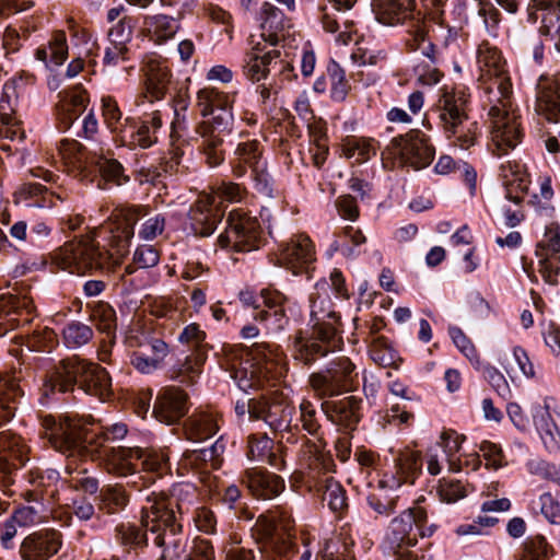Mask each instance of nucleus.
Masks as SVG:
<instances>
[{"mask_svg": "<svg viewBox=\"0 0 560 560\" xmlns=\"http://www.w3.org/2000/svg\"><path fill=\"white\" fill-rule=\"evenodd\" d=\"M465 436L454 430H443L440 434L439 442L435 444L438 448H442L445 454L448 469L452 472H459L463 470L462 457H458V452L462 447Z\"/></svg>", "mask_w": 560, "mask_h": 560, "instance_id": "obj_44", "label": "nucleus"}, {"mask_svg": "<svg viewBox=\"0 0 560 560\" xmlns=\"http://www.w3.org/2000/svg\"><path fill=\"white\" fill-rule=\"evenodd\" d=\"M60 547L61 536L58 532H38L24 538L20 553L23 560H48Z\"/></svg>", "mask_w": 560, "mask_h": 560, "instance_id": "obj_30", "label": "nucleus"}, {"mask_svg": "<svg viewBox=\"0 0 560 560\" xmlns=\"http://www.w3.org/2000/svg\"><path fill=\"white\" fill-rule=\"evenodd\" d=\"M243 481L254 497L262 500L273 499L284 489V481L281 477L262 468L247 469Z\"/></svg>", "mask_w": 560, "mask_h": 560, "instance_id": "obj_32", "label": "nucleus"}, {"mask_svg": "<svg viewBox=\"0 0 560 560\" xmlns=\"http://www.w3.org/2000/svg\"><path fill=\"white\" fill-rule=\"evenodd\" d=\"M142 92L135 98L137 107L145 102L153 103L162 100L171 82L172 73L167 61L156 54H149L142 60Z\"/></svg>", "mask_w": 560, "mask_h": 560, "instance_id": "obj_18", "label": "nucleus"}, {"mask_svg": "<svg viewBox=\"0 0 560 560\" xmlns=\"http://www.w3.org/2000/svg\"><path fill=\"white\" fill-rule=\"evenodd\" d=\"M536 112L550 122L560 121V72L540 78L537 84Z\"/></svg>", "mask_w": 560, "mask_h": 560, "instance_id": "obj_29", "label": "nucleus"}, {"mask_svg": "<svg viewBox=\"0 0 560 560\" xmlns=\"http://www.w3.org/2000/svg\"><path fill=\"white\" fill-rule=\"evenodd\" d=\"M151 349L153 355L138 349L131 357V364L143 374H150L159 369L168 353V346L165 341H155Z\"/></svg>", "mask_w": 560, "mask_h": 560, "instance_id": "obj_45", "label": "nucleus"}, {"mask_svg": "<svg viewBox=\"0 0 560 560\" xmlns=\"http://www.w3.org/2000/svg\"><path fill=\"white\" fill-rule=\"evenodd\" d=\"M553 413L555 410L549 399H545L542 405H537L533 413L536 430L549 452L560 450V429L555 421Z\"/></svg>", "mask_w": 560, "mask_h": 560, "instance_id": "obj_34", "label": "nucleus"}, {"mask_svg": "<svg viewBox=\"0 0 560 560\" xmlns=\"http://www.w3.org/2000/svg\"><path fill=\"white\" fill-rule=\"evenodd\" d=\"M429 33L430 26L428 23L420 20L411 21L407 30L405 42L409 50H420L432 63H436L440 59V52L433 39H442L443 45L447 46L451 42L455 40L457 31L452 27L439 25L436 30H432V36H430Z\"/></svg>", "mask_w": 560, "mask_h": 560, "instance_id": "obj_20", "label": "nucleus"}, {"mask_svg": "<svg viewBox=\"0 0 560 560\" xmlns=\"http://www.w3.org/2000/svg\"><path fill=\"white\" fill-rule=\"evenodd\" d=\"M145 528L132 523H121L115 529L116 540L125 548L137 549L147 546Z\"/></svg>", "mask_w": 560, "mask_h": 560, "instance_id": "obj_53", "label": "nucleus"}, {"mask_svg": "<svg viewBox=\"0 0 560 560\" xmlns=\"http://www.w3.org/2000/svg\"><path fill=\"white\" fill-rule=\"evenodd\" d=\"M59 481V472L52 468H34L28 472V482L33 485L35 490L55 497V486Z\"/></svg>", "mask_w": 560, "mask_h": 560, "instance_id": "obj_57", "label": "nucleus"}, {"mask_svg": "<svg viewBox=\"0 0 560 560\" xmlns=\"http://www.w3.org/2000/svg\"><path fill=\"white\" fill-rule=\"evenodd\" d=\"M233 173L237 177H242L246 170L253 171L259 166H266L262 159V145L256 139H247L237 143L233 158L231 159Z\"/></svg>", "mask_w": 560, "mask_h": 560, "instance_id": "obj_36", "label": "nucleus"}, {"mask_svg": "<svg viewBox=\"0 0 560 560\" xmlns=\"http://www.w3.org/2000/svg\"><path fill=\"white\" fill-rule=\"evenodd\" d=\"M95 164L101 174L98 188L106 189L109 185L121 186L129 180L122 165L116 160L100 158Z\"/></svg>", "mask_w": 560, "mask_h": 560, "instance_id": "obj_50", "label": "nucleus"}, {"mask_svg": "<svg viewBox=\"0 0 560 560\" xmlns=\"http://www.w3.org/2000/svg\"><path fill=\"white\" fill-rule=\"evenodd\" d=\"M141 207H131L122 211L124 222L112 232L114 252L101 248L94 236H84L66 243L51 255L52 262L70 273L84 275L92 270H114L126 255L130 240L135 235L133 224L145 217Z\"/></svg>", "mask_w": 560, "mask_h": 560, "instance_id": "obj_2", "label": "nucleus"}, {"mask_svg": "<svg viewBox=\"0 0 560 560\" xmlns=\"http://www.w3.org/2000/svg\"><path fill=\"white\" fill-rule=\"evenodd\" d=\"M255 533L262 547L259 552H275L282 557L292 547L293 522L289 517H282L278 522L269 515H260L255 523Z\"/></svg>", "mask_w": 560, "mask_h": 560, "instance_id": "obj_22", "label": "nucleus"}, {"mask_svg": "<svg viewBox=\"0 0 560 560\" xmlns=\"http://www.w3.org/2000/svg\"><path fill=\"white\" fill-rule=\"evenodd\" d=\"M102 116L106 127L118 138L129 124V118L122 119V113L117 101L112 96L102 97Z\"/></svg>", "mask_w": 560, "mask_h": 560, "instance_id": "obj_51", "label": "nucleus"}, {"mask_svg": "<svg viewBox=\"0 0 560 560\" xmlns=\"http://www.w3.org/2000/svg\"><path fill=\"white\" fill-rule=\"evenodd\" d=\"M365 242L366 238L361 230L348 225L338 235V238L335 241L334 246L337 250H340L345 256L352 257L355 255L353 247L360 246Z\"/></svg>", "mask_w": 560, "mask_h": 560, "instance_id": "obj_58", "label": "nucleus"}, {"mask_svg": "<svg viewBox=\"0 0 560 560\" xmlns=\"http://www.w3.org/2000/svg\"><path fill=\"white\" fill-rule=\"evenodd\" d=\"M218 244L222 249L247 253L260 245V224L257 218L243 209H233L226 221L225 230L219 235Z\"/></svg>", "mask_w": 560, "mask_h": 560, "instance_id": "obj_13", "label": "nucleus"}, {"mask_svg": "<svg viewBox=\"0 0 560 560\" xmlns=\"http://www.w3.org/2000/svg\"><path fill=\"white\" fill-rule=\"evenodd\" d=\"M300 418L299 421L301 423L302 429L307 432L310 435L314 436L319 443L316 445V451L323 446L322 431L320 424L317 418V411L315 406L307 399H303L300 402Z\"/></svg>", "mask_w": 560, "mask_h": 560, "instance_id": "obj_56", "label": "nucleus"}, {"mask_svg": "<svg viewBox=\"0 0 560 560\" xmlns=\"http://www.w3.org/2000/svg\"><path fill=\"white\" fill-rule=\"evenodd\" d=\"M68 420L80 423V428L73 430L71 435L86 446L91 445V441L107 445L106 442L121 440L128 432L125 423H114L105 428L101 433H97L90 417L83 418L65 416L60 417L59 420H56V423L66 422Z\"/></svg>", "mask_w": 560, "mask_h": 560, "instance_id": "obj_26", "label": "nucleus"}, {"mask_svg": "<svg viewBox=\"0 0 560 560\" xmlns=\"http://www.w3.org/2000/svg\"><path fill=\"white\" fill-rule=\"evenodd\" d=\"M342 152L347 159L363 163L376 154L375 141L365 138H348L342 144Z\"/></svg>", "mask_w": 560, "mask_h": 560, "instance_id": "obj_55", "label": "nucleus"}, {"mask_svg": "<svg viewBox=\"0 0 560 560\" xmlns=\"http://www.w3.org/2000/svg\"><path fill=\"white\" fill-rule=\"evenodd\" d=\"M323 491V500L327 501L334 512H339L346 506V494L341 486L332 477L326 476L319 486Z\"/></svg>", "mask_w": 560, "mask_h": 560, "instance_id": "obj_59", "label": "nucleus"}, {"mask_svg": "<svg viewBox=\"0 0 560 560\" xmlns=\"http://www.w3.org/2000/svg\"><path fill=\"white\" fill-rule=\"evenodd\" d=\"M322 409L334 424L352 429L360 420L361 400L354 396H348L339 400L324 401Z\"/></svg>", "mask_w": 560, "mask_h": 560, "instance_id": "obj_33", "label": "nucleus"}, {"mask_svg": "<svg viewBox=\"0 0 560 560\" xmlns=\"http://www.w3.org/2000/svg\"><path fill=\"white\" fill-rule=\"evenodd\" d=\"M285 19L283 12L269 2L261 7V33L268 45L276 46L279 33L284 28Z\"/></svg>", "mask_w": 560, "mask_h": 560, "instance_id": "obj_42", "label": "nucleus"}, {"mask_svg": "<svg viewBox=\"0 0 560 560\" xmlns=\"http://www.w3.org/2000/svg\"><path fill=\"white\" fill-rule=\"evenodd\" d=\"M218 429L219 424L215 412L199 411L187 420L185 433L188 440L200 442L213 436Z\"/></svg>", "mask_w": 560, "mask_h": 560, "instance_id": "obj_40", "label": "nucleus"}, {"mask_svg": "<svg viewBox=\"0 0 560 560\" xmlns=\"http://www.w3.org/2000/svg\"><path fill=\"white\" fill-rule=\"evenodd\" d=\"M434 110L439 126L454 148L467 150L476 144L480 135L479 125L466 114L468 96L464 88L443 86Z\"/></svg>", "mask_w": 560, "mask_h": 560, "instance_id": "obj_8", "label": "nucleus"}, {"mask_svg": "<svg viewBox=\"0 0 560 560\" xmlns=\"http://www.w3.org/2000/svg\"><path fill=\"white\" fill-rule=\"evenodd\" d=\"M35 311L32 299L27 296H0V336L15 329L20 324L30 323Z\"/></svg>", "mask_w": 560, "mask_h": 560, "instance_id": "obj_25", "label": "nucleus"}, {"mask_svg": "<svg viewBox=\"0 0 560 560\" xmlns=\"http://www.w3.org/2000/svg\"><path fill=\"white\" fill-rule=\"evenodd\" d=\"M448 332L457 349L470 361L476 370H479L481 360L470 339L457 327H451Z\"/></svg>", "mask_w": 560, "mask_h": 560, "instance_id": "obj_63", "label": "nucleus"}, {"mask_svg": "<svg viewBox=\"0 0 560 560\" xmlns=\"http://www.w3.org/2000/svg\"><path fill=\"white\" fill-rule=\"evenodd\" d=\"M279 264L293 275L308 272L315 261V248L308 236L293 237L280 252Z\"/></svg>", "mask_w": 560, "mask_h": 560, "instance_id": "obj_24", "label": "nucleus"}, {"mask_svg": "<svg viewBox=\"0 0 560 560\" xmlns=\"http://www.w3.org/2000/svg\"><path fill=\"white\" fill-rule=\"evenodd\" d=\"M551 254H560V225L557 222H550L546 226L544 236L536 248V256Z\"/></svg>", "mask_w": 560, "mask_h": 560, "instance_id": "obj_62", "label": "nucleus"}, {"mask_svg": "<svg viewBox=\"0 0 560 560\" xmlns=\"http://www.w3.org/2000/svg\"><path fill=\"white\" fill-rule=\"evenodd\" d=\"M393 154L398 156L400 162L415 170H421L431 164L434 159L435 149L430 143V138L422 131L415 129L404 137L393 140Z\"/></svg>", "mask_w": 560, "mask_h": 560, "instance_id": "obj_21", "label": "nucleus"}, {"mask_svg": "<svg viewBox=\"0 0 560 560\" xmlns=\"http://www.w3.org/2000/svg\"><path fill=\"white\" fill-rule=\"evenodd\" d=\"M230 375L240 389L275 387L287 376L285 355L276 345L256 343L230 359Z\"/></svg>", "mask_w": 560, "mask_h": 560, "instance_id": "obj_5", "label": "nucleus"}, {"mask_svg": "<svg viewBox=\"0 0 560 560\" xmlns=\"http://www.w3.org/2000/svg\"><path fill=\"white\" fill-rule=\"evenodd\" d=\"M351 60L357 66H376L386 60V50L374 40H361L351 52Z\"/></svg>", "mask_w": 560, "mask_h": 560, "instance_id": "obj_48", "label": "nucleus"}, {"mask_svg": "<svg viewBox=\"0 0 560 560\" xmlns=\"http://www.w3.org/2000/svg\"><path fill=\"white\" fill-rule=\"evenodd\" d=\"M295 407L284 397L283 393L275 390L270 397L250 399L248 415L252 420H264L275 431L291 429Z\"/></svg>", "mask_w": 560, "mask_h": 560, "instance_id": "obj_19", "label": "nucleus"}, {"mask_svg": "<svg viewBox=\"0 0 560 560\" xmlns=\"http://www.w3.org/2000/svg\"><path fill=\"white\" fill-rule=\"evenodd\" d=\"M27 447L20 436L11 432L0 433V489L9 494L15 482L16 465L14 460L25 459Z\"/></svg>", "mask_w": 560, "mask_h": 560, "instance_id": "obj_23", "label": "nucleus"}, {"mask_svg": "<svg viewBox=\"0 0 560 560\" xmlns=\"http://www.w3.org/2000/svg\"><path fill=\"white\" fill-rule=\"evenodd\" d=\"M390 456L385 458L378 487L385 490H397L404 483L412 485L421 471V456L410 448L389 451Z\"/></svg>", "mask_w": 560, "mask_h": 560, "instance_id": "obj_15", "label": "nucleus"}, {"mask_svg": "<svg viewBox=\"0 0 560 560\" xmlns=\"http://www.w3.org/2000/svg\"><path fill=\"white\" fill-rule=\"evenodd\" d=\"M476 62L479 71L481 101L489 91L501 92L504 96L512 94V84L505 62L497 47L483 42L477 49Z\"/></svg>", "mask_w": 560, "mask_h": 560, "instance_id": "obj_14", "label": "nucleus"}, {"mask_svg": "<svg viewBox=\"0 0 560 560\" xmlns=\"http://www.w3.org/2000/svg\"><path fill=\"white\" fill-rule=\"evenodd\" d=\"M78 384L86 394L105 401L110 398L112 380L107 371L94 363L86 362L78 357L60 361L55 371L45 378L43 395L48 397L57 389L61 393L71 390Z\"/></svg>", "mask_w": 560, "mask_h": 560, "instance_id": "obj_7", "label": "nucleus"}, {"mask_svg": "<svg viewBox=\"0 0 560 560\" xmlns=\"http://www.w3.org/2000/svg\"><path fill=\"white\" fill-rule=\"evenodd\" d=\"M535 15V20L539 19ZM541 25L539 27V34L544 39V43L549 47L560 52V9L544 11L540 14Z\"/></svg>", "mask_w": 560, "mask_h": 560, "instance_id": "obj_49", "label": "nucleus"}, {"mask_svg": "<svg viewBox=\"0 0 560 560\" xmlns=\"http://www.w3.org/2000/svg\"><path fill=\"white\" fill-rule=\"evenodd\" d=\"M58 98L55 112L56 121L58 129L66 131L84 113L89 98L86 92L79 86L60 92Z\"/></svg>", "mask_w": 560, "mask_h": 560, "instance_id": "obj_27", "label": "nucleus"}, {"mask_svg": "<svg viewBox=\"0 0 560 560\" xmlns=\"http://www.w3.org/2000/svg\"><path fill=\"white\" fill-rule=\"evenodd\" d=\"M487 98L481 101L488 112L490 129V148L497 156L508 154L522 141L518 109L514 105L512 94L503 95L498 91H489Z\"/></svg>", "mask_w": 560, "mask_h": 560, "instance_id": "obj_9", "label": "nucleus"}, {"mask_svg": "<svg viewBox=\"0 0 560 560\" xmlns=\"http://www.w3.org/2000/svg\"><path fill=\"white\" fill-rule=\"evenodd\" d=\"M54 198L65 200L61 192L49 191L40 184L26 183L21 185L14 192L16 203H25L28 207L51 208L55 206Z\"/></svg>", "mask_w": 560, "mask_h": 560, "instance_id": "obj_38", "label": "nucleus"}, {"mask_svg": "<svg viewBox=\"0 0 560 560\" xmlns=\"http://www.w3.org/2000/svg\"><path fill=\"white\" fill-rule=\"evenodd\" d=\"M434 530L435 526L428 524L425 510L421 506H413L390 522L384 544L389 551L402 553L416 546L420 537H430Z\"/></svg>", "mask_w": 560, "mask_h": 560, "instance_id": "obj_11", "label": "nucleus"}, {"mask_svg": "<svg viewBox=\"0 0 560 560\" xmlns=\"http://www.w3.org/2000/svg\"><path fill=\"white\" fill-rule=\"evenodd\" d=\"M358 380L354 364L346 357L336 358L323 373L310 376V384L319 397L351 390Z\"/></svg>", "mask_w": 560, "mask_h": 560, "instance_id": "obj_17", "label": "nucleus"}, {"mask_svg": "<svg viewBox=\"0 0 560 560\" xmlns=\"http://www.w3.org/2000/svg\"><path fill=\"white\" fill-rule=\"evenodd\" d=\"M174 505L179 514L188 510L185 501L175 503L162 493L152 491L142 506V526L154 535L153 544L163 549L162 560H186L188 553V536L183 533Z\"/></svg>", "mask_w": 560, "mask_h": 560, "instance_id": "obj_4", "label": "nucleus"}, {"mask_svg": "<svg viewBox=\"0 0 560 560\" xmlns=\"http://www.w3.org/2000/svg\"><path fill=\"white\" fill-rule=\"evenodd\" d=\"M328 287L326 281L317 282L315 291L310 295L312 337L300 335L294 341V357L305 364L334 351L341 343L340 316L334 310Z\"/></svg>", "mask_w": 560, "mask_h": 560, "instance_id": "obj_3", "label": "nucleus"}, {"mask_svg": "<svg viewBox=\"0 0 560 560\" xmlns=\"http://www.w3.org/2000/svg\"><path fill=\"white\" fill-rule=\"evenodd\" d=\"M58 154L68 167L69 173L80 179L88 178L85 173L86 158L82 151V145L75 140L63 139L58 147Z\"/></svg>", "mask_w": 560, "mask_h": 560, "instance_id": "obj_41", "label": "nucleus"}, {"mask_svg": "<svg viewBox=\"0 0 560 560\" xmlns=\"http://www.w3.org/2000/svg\"><path fill=\"white\" fill-rule=\"evenodd\" d=\"M234 94L214 88H203L197 94V105L203 117L211 116L198 128L200 149L209 166L215 167L224 161L223 137L230 131Z\"/></svg>", "mask_w": 560, "mask_h": 560, "instance_id": "obj_6", "label": "nucleus"}, {"mask_svg": "<svg viewBox=\"0 0 560 560\" xmlns=\"http://www.w3.org/2000/svg\"><path fill=\"white\" fill-rule=\"evenodd\" d=\"M244 196V189L235 183H223L213 192L202 194L190 210L191 229L196 234L208 236L215 230L223 211V201L238 202Z\"/></svg>", "mask_w": 560, "mask_h": 560, "instance_id": "obj_10", "label": "nucleus"}, {"mask_svg": "<svg viewBox=\"0 0 560 560\" xmlns=\"http://www.w3.org/2000/svg\"><path fill=\"white\" fill-rule=\"evenodd\" d=\"M315 560H354V556L348 544L332 538L325 541Z\"/></svg>", "mask_w": 560, "mask_h": 560, "instance_id": "obj_61", "label": "nucleus"}, {"mask_svg": "<svg viewBox=\"0 0 560 560\" xmlns=\"http://www.w3.org/2000/svg\"><path fill=\"white\" fill-rule=\"evenodd\" d=\"M500 177L505 187L506 199L518 205L530 185V176L525 166L516 161H506L500 166Z\"/></svg>", "mask_w": 560, "mask_h": 560, "instance_id": "obj_31", "label": "nucleus"}, {"mask_svg": "<svg viewBox=\"0 0 560 560\" xmlns=\"http://www.w3.org/2000/svg\"><path fill=\"white\" fill-rule=\"evenodd\" d=\"M139 467L142 472L162 476L170 469V453L167 450H142Z\"/></svg>", "mask_w": 560, "mask_h": 560, "instance_id": "obj_54", "label": "nucleus"}, {"mask_svg": "<svg viewBox=\"0 0 560 560\" xmlns=\"http://www.w3.org/2000/svg\"><path fill=\"white\" fill-rule=\"evenodd\" d=\"M280 51L268 45L264 35L250 34L247 39V48L242 60V73L252 83L265 81L270 69L278 63Z\"/></svg>", "mask_w": 560, "mask_h": 560, "instance_id": "obj_16", "label": "nucleus"}, {"mask_svg": "<svg viewBox=\"0 0 560 560\" xmlns=\"http://www.w3.org/2000/svg\"><path fill=\"white\" fill-rule=\"evenodd\" d=\"M261 304H256V298L250 291H242L240 300L244 305L254 306V319L259 323L267 334H279L289 324L287 308L289 298L276 288H266L260 291Z\"/></svg>", "mask_w": 560, "mask_h": 560, "instance_id": "obj_12", "label": "nucleus"}, {"mask_svg": "<svg viewBox=\"0 0 560 560\" xmlns=\"http://www.w3.org/2000/svg\"><path fill=\"white\" fill-rule=\"evenodd\" d=\"M162 127L161 116L154 112L149 120H143L137 126L128 124L126 131L119 137L120 141L130 148L147 149L153 145L158 138L156 131Z\"/></svg>", "mask_w": 560, "mask_h": 560, "instance_id": "obj_35", "label": "nucleus"}, {"mask_svg": "<svg viewBox=\"0 0 560 560\" xmlns=\"http://www.w3.org/2000/svg\"><path fill=\"white\" fill-rule=\"evenodd\" d=\"M372 5L381 23L395 25L412 15L413 0H373Z\"/></svg>", "mask_w": 560, "mask_h": 560, "instance_id": "obj_39", "label": "nucleus"}, {"mask_svg": "<svg viewBox=\"0 0 560 560\" xmlns=\"http://www.w3.org/2000/svg\"><path fill=\"white\" fill-rule=\"evenodd\" d=\"M187 395L179 388H163L155 400L152 415L165 424H174L187 412Z\"/></svg>", "mask_w": 560, "mask_h": 560, "instance_id": "obj_28", "label": "nucleus"}, {"mask_svg": "<svg viewBox=\"0 0 560 560\" xmlns=\"http://www.w3.org/2000/svg\"><path fill=\"white\" fill-rule=\"evenodd\" d=\"M179 22L166 14H149L142 20V32L145 37L156 45H163L173 39L179 31Z\"/></svg>", "mask_w": 560, "mask_h": 560, "instance_id": "obj_37", "label": "nucleus"}, {"mask_svg": "<svg viewBox=\"0 0 560 560\" xmlns=\"http://www.w3.org/2000/svg\"><path fill=\"white\" fill-rule=\"evenodd\" d=\"M45 432L55 450L68 457L66 472L69 475L67 480L70 488L93 494L98 490V481L89 475V469L83 464H78L77 458L91 459L100 462L105 469L120 477L133 476L130 481L132 487L139 491L149 487L155 480L153 476H144L137 472L139 459H141L140 447H110L98 442L91 441V445H83L73 438V430L80 428L77 421H66L56 423L52 416H46L43 419Z\"/></svg>", "mask_w": 560, "mask_h": 560, "instance_id": "obj_1", "label": "nucleus"}, {"mask_svg": "<svg viewBox=\"0 0 560 560\" xmlns=\"http://www.w3.org/2000/svg\"><path fill=\"white\" fill-rule=\"evenodd\" d=\"M538 186L539 192L533 194L528 202L538 214L552 218L556 209L552 205L555 191L551 177L549 175H540L538 177Z\"/></svg>", "mask_w": 560, "mask_h": 560, "instance_id": "obj_47", "label": "nucleus"}, {"mask_svg": "<svg viewBox=\"0 0 560 560\" xmlns=\"http://www.w3.org/2000/svg\"><path fill=\"white\" fill-rule=\"evenodd\" d=\"M552 553V548L541 535L527 538L523 560H547Z\"/></svg>", "mask_w": 560, "mask_h": 560, "instance_id": "obj_64", "label": "nucleus"}, {"mask_svg": "<svg viewBox=\"0 0 560 560\" xmlns=\"http://www.w3.org/2000/svg\"><path fill=\"white\" fill-rule=\"evenodd\" d=\"M20 386L12 380L0 381V425L14 417V400L22 396Z\"/></svg>", "mask_w": 560, "mask_h": 560, "instance_id": "obj_52", "label": "nucleus"}, {"mask_svg": "<svg viewBox=\"0 0 560 560\" xmlns=\"http://www.w3.org/2000/svg\"><path fill=\"white\" fill-rule=\"evenodd\" d=\"M67 37L63 32L55 33L47 46L38 47L35 50L36 59L45 62L46 65L50 62L56 66H60L67 59Z\"/></svg>", "mask_w": 560, "mask_h": 560, "instance_id": "obj_46", "label": "nucleus"}, {"mask_svg": "<svg viewBox=\"0 0 560 560\" xmlns=\"http://www.w3.org/2000/svg\"><path fill=\"white\" fill-rule=\"evenodd\" d=\"M62 336L65 345L70 349H75L88 343L92 339L93 331L83 323L72 322L63 328Z\"/></svg>", "mask_w": 560, "mask_h": 560, "instance_id": "obj_60", "label": "nucleus"}, {"mask_svg": "<svg viewBox=\"0 0 560 560\" xmlns=\"http://www.w3.org/2000/svg\"><path fill=\"white\" fill-rule=\"evenodd\" d=\"M273 442L266 434L250 435L248 438L247 458L250 460L267 462L271 467L281 469L284 460L273 451Z\"/></svg>", "mask_w": 560, "mask_h": 560, "instance_id": "obj_43", "label": "nucleus"}]
</instances>
